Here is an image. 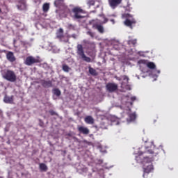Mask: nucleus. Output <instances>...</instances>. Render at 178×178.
Masks as SVG:
<instances>
[{
    "instance_id": "obj_21",
    "label": "nucleus",
    "mask_w": 178,
    "mask_h": 178,
    "mask_svg": "<svg viewBox=\"0 0 178 178\" xmlns=\"http://www.w3.org/2000/svg\"><path fill=\"white\" fill-rule=\"evenodd\" d=\"M42 10L44 13H47L49 10V3H45L43 4Z\"/></svg>"
},
{
    "instance_id": "obj_33",
    "label": "nucleus",
    "mask_w": 178,
    "mask_h": 178,
    "mask_svg": "<svg viewBox=\"0 0 178 178\" xmlns=\"http://www.w3.org/2000/svg\"><path fill=\"white\" fill-rule=\"evenodd\" d=\"M0 13H2V9L0 8Z\"/></svg>"
},
{
    "instance_id": "obj_6",
    "label": "nucleus",
    "mask_w": 178,
    "mask_h": 178,
    "mask_svg": "<svg viewBox=\"0 0 178 178\" xmlns=\"http://www.w3.org/2000/svg\"><path fill=\"white\" fill-rule=\"evenodd\" d=\"M40 59L35 58L32 56H29L26 57L24 60V65H26V66H33L35 63H40Z\"/></svg>"
},
{
    "instance_id": "obj_13",
    "label": "nucleus",
    "mask_w": 178,
    "mask_h": 178,
    "mask_svg": "<svg viewBox=\"0 0 178 178\" xmlns=\"http://www.w3.org/2000/svg\"><path fill=\"white\" fill-rule=\"evenodd\" d=\"M3 101L6 104H13V96L6 95L4 97Z\"/></svg>"
},
{
    "instance_id": "obj_31",
    "label": "nucleus",
    "mask_w": 178,
    "mask_h": 178,
    "mask_svg": "<svg viewBox=\"0 0 178 178\" xmlns=\"http://www.w3.org/2000/svg\"><path fill=\"white\" fill-rule=\"evenodd\" d=\"M131 101H136V97H132L131 98Z\"/></svg>"
},
{
    "instance_id": "obj_14",
    "label": "nucleus",
    "mask_w": 178,
    "mask_h": 178,
    "mask_svg": "<svg viewBox=\"0 0 178 178\" xmlns=\"http://www.w3.org/2000/svg\"><path fill=\"white\" fill-rule=\"evenodd\" d=\"M85 122L88 124H94V118H92L90 115H88L85 118Z\"/></svg>"
},
{
    "instance_id": "obj_11",
    "label": "nucleus",
    "mask_w": 178,
    "mask_h": 178,
    "mask_svg": "<svg viewBox=\"0 0 178 178\" xmlns=\"http://www.w3.org/2000/svg\"><path fill=\"white\" fill-rule=\"evenodd\" d=\"M6 58L9 62L13 63L16 60V57H15V54H13V52L9 51L6 54Z\"/></svg>"
},
{
    "instance_id": "obj_29",
    "label": "nucleus",
    "mask_w": 178,
    "mask_h": 178,
    "mask_svg": "<svg viewBox=\"0 0 178 178\" xmlns=\"http://www.w3.org/2000/svg\"><path fill=\"white\" fill-rule=\"evenodd\" d=\"M104 21H103V24H105V23H108V18L104 17Z\"/></svg>"
},
{
    "instance_id": "obj_5",
    "label": "nucleus",
    "mask_w": 178,
    "mask_h": 178,
    "mask_svg": "<svg viewBox=\"0 0 178 178\" xmlns=\"http://www.w3.org/2000/svg\"><path fill=\"white\" fill-rule=\"evenodd\" d=\"M76 49H77L76 50L77 55H79V56H81V58L83 59L85 62H88V63L91 62V58L90 57L86 56V54H84V49L83 48L82 44H77Z\"/></svg>"
},
{
    "instance_id": "obj_1",
    "label": "nucleus",
    "mask_w": 178,
    "mask_h": 178,
    "mask_svg": "<svg viewBox=\"0 0 178 178\" xmlns=\"http://www.w3.org/2000/svg\"><path fill=\"white\" fill-rule=\"evenodd\" d=\"M146 153V154H150L152 155H154V154H155L153 150L152 149H147L146 151L145 152H139V154L138 156H137L136 157V160L137 161V162L141 163H150L154 161V156H151V157H144L143 160H140L141 159V156L143 155V154ZM152 170H154V165H152V163L148 164L147 165H144L143 167V172L144 173H151V172H152Z\"/></svg>"
},
{
    "instance_id": "obj_24",
    "label": "nucleus",
    "mask_w": 178,
    "mask_h": 178,
    "mask_svg": "<svg viewBox=\"0 0 178 178\" xmlns=\"http://www.w3.org/2000/svg\"><path fill=\"white\" fill-rule=\"evenodd\" d=\"M147 67H149V69H155L156 65L155 63H152V62H149L147 64Z\"/></svg>"
},
{
    "instance_id": "obj_26",
    "label": "nucleus",
    "mask_w": 178,
    "mask_h": 178,
    "mask_svg": "<svg viewBox=\"0 0 178 178\" xmlns=\"http://www.w3.org/2000/svg\"><path fill=\"white\" fill-rule=\"evenodd\" d=\"M49 113L51 116H58V113L55 112L54 110H50Z\"/></svg>"
},
{
    "instance_id": "obj_4",
    "label": "nucleus",
    "mask_w": 178,
    "mask_h": 178,
    "mask_svg": "<svg viewBox=\"0 0 178 178\" xmlns=\"http://www.w3.org/2000/svg\"><path fill=\"white\" fill-rule=\"evenodd\" d=\"M123 17L126 19L124 22V24L127 26V27H129L130 29H133V24H136V19L133 17V15L127 13L123 15Z\"/></svg>"
},
{
    "instance_id": "obj_2",
    "label": "nucleus",
    "mask_w": 178,
    "mask_h": 178,
    "mask_svg": "<svg viewBox=\"0 0 178 178\" xmlns=\"http://www.w3.org/2000/svg\"><path fill=\"white\" fill-rule=\"evenodd\" d=\"M86 15V10H84L81 7L74 6L72 8L71 17L74 20H81V19H84V15Z\"/></svg>"
},
{
    "instance_id": "obj_17",
    "label": "nucleus",
    "mask_w": 178,
    "mask_h": 178,
    "mask_svg": "<svg viewBox=\"0 0 178 178\" xmlns=\"http://www.w3.org/2000/svg\"><path fill=\"white\" fill-rule=\"evenodd\" d=\"M56 37L57 38H59L60 40L63 38V29L62 28H60L58 31L56 33Z\"/></svg>"
},
{
    "instance_id": "obj_22",
    "label": "nucleus",
    "mask_w": 178,
    "mask_h": 178,
    "mask_svg": "<svg viewBox=\"0 0 178 178\" xmlns=\"http://www.w3.org/2000/svg\"><path fill=\"white\" fill-rule=\"evenodd\" d=\"M128 45H133V47L136 46V44H137V39L134 40H129L127 42Z\"/></svg>"
},
{
    "instance_id": "obj_30",
    "label": "nucleus",
    "mask_w": 178,
    "mask_h": 178,
    "mask_svg": "<svg viewBox=\"0 0 178 178\" xmlns=\"http://www.w3.org/2000/svg\"><path fill=\"white\" fill-rule=\"evenodd\" d=\"M35 3H41V0H34Z\"/></svg>"
},
{
    "instance_id": "obj_28",
    "label": "nucleus",
    "mask_w": 178,
    "mask_h": 178,
    "mask_svg": "<svg viewBox=\"0 0 178 178\" xmlns=\"http://www.w3.org/2000/svg\"><path fill=\"white\" fill-rule=\"evenodd\" d=\"M123 80H126V81L129 82V77L126 75L123 76Z\"/></svg>"
},
{
    "instance_id": "obj_34",
    "label": "nucleus",
    "mask_w": 178,
    "mask_h": 178,
    "mask_svg": "<svg viewBox=\"0 0 178 178\" xmlns=\"http://www.w3.org/2000/svg\"><path fill=\"white\" fill-rule=\"evenodd\" d=\"M0 178H2V177H0Z\"/></svg>"
},
{
    "instance_id": "obj_16",
    "label": "nucleus",
    "mask_w": 178,
    "mask_h": 178,
    "mask_svg": "<svg viewBox=\"0 0 178 178\" xmlns=\"http://www.w3.org/2000/svg\"><path fill=\"white\" fill-rule=\"evenodd\" d=\"M129 119H127L128 122H134L136 120V118H137V115H136V113H130L129 114Z\"/></svg>"
},
{
    "instance_id": "obj_12",
    "label": "nucleus",
    "mask_w": 178,
    "mask_h": 178,
    "mask_svg": "<svg viewBox=\"0 0 178 178\" xmlns=\"http://www.w3.org/2000/svg\"><path fill=\"white\" fill-rule=\"evenodd\" d=\"M92 28L97 30L100 34H104V26L102 25L95 24L92 25Z\"/></svg>"
},
{
    "instance_id": "obj_23",
    "label": "nucleus",
    "mask_w": 178,
    "mask_h": 178,
    "mask_svg": "<svg viewBox=\"0 0 178 178\" xmlns=\"http://www.w3.org/2000/svg\"><path fill=\"white\" fill-rule=\"evenodd\" d=\"M62 69H63V72H65L66 73H69V72L70 70V67L66 64L63 65Z\"/></svg>"
},
{
    "instance_id": "obj_7",
    "label": "nucleus",
    "mask_w": 178,
    "mask_h": 178,
    "mask_svg": "<svg viewBox=\"0 0 178 178\" xmlns=\"http://www.w3.org/2000/svg\"><path fill=\"white\" fill-rule=\"evenodd\" d=\"M118 84L115 83H108L106 85V88L108 92H115V91L118 90Z\"/></svg>"
},
{
    "instance_id": "obj_8",
    "label": "nucleus",
    "mask_w": 178,
    "mask_h": 178,
    "mask_svg": "<svg viewBox=\"0 0 178 178\" xmlns=\"http://www.w3.org/2000/svg\"><path fill=\"white\" fill-rule=\"evenodd\" d=\"M122 1L123 0H108L109 6H111L112 9H116V8L122 3Z\"/></svg>"
},
{
    "instance_id": "obj_27",
    "label": "nucleus",
    "mask_w": 178,
    "mask_h": 178,
    "mask_svg": "<svg viewBox=\"0 0 178 178\" xmlns=\"http://www.w3.org/2000/svg\"><path fill=\"white\" fill-rule=\"evenodd\" d=\"M86 34L88 35H90V37H91V38H94V33H93L92 31H88L86 32Z\"/></svg>"
},
{
    "instance_id": "obj_20",
    "label": "nucleus",
    "mask_w": 178,
    "mask_h": 178,
    "mask_svg": "<svg viewBox=\"0 0 178 178\" xmlns=\"http://www.w3.org/2000/svg\"><path fill=\"white\" fill-rule=\"evenodd\" d=\"M52 92L54 95H56V97H60V95L62 94V92H60L59 88L53 89Z\"/></svg>"
},
{
    "instance_id": "obj_3",
    "label": "nucleus",
    "mask_w": 178,
    "mask_h": 178,
    "mask_svg": "<svg viewBox=\"0 0 178 178\" xmlns=\"http://www.w3.org/2000/svg\"><path fill=\"white\" fill-rule=\"evenodd\" d=\"M3 79H5V80L10 83H15V81L17 80V76L13 70H7L3 74Z\"/></svg>"
},
{
    "instance_id": "obj_25",
    "label": "nucleus",
    "mask_w": 178,
    "mask_h": 178,
    "mask_svg": "<svg viewBox=\"0 0 178 178\" xmlns=\"http://www.w3.org/2000/svg\"><path fill=\"white\" fill-rule=\"evenodd\" d=\"M87 4L88 5V6H94V5H95V1H94V0H88Z\"/></svg>"
},
{
    "instance_id": "obj_32",
    "label": "nucleus",
    "mask_w": 178,
    "mask_h": 178,
    "mask_svg": "<svg viewBox=\"0 0 178 178\" xmlns=\"http://www.w3.org/2000/svg\"><path fill=\"white\" fill-rule=\"evenodd\" d=\"M111 22H112L113 24H115V19H111Z\"/></svg>"
},
{
    "instance_id": "obj_9",
    "label": "nucleus",
    "mask_w": 178,
    "mask_h": 178,
    "mask_svg": "<svg viewBox=\"0 0 178 178\" xmlns=\"http://www.w3.org/2000/svg\"><path fill=\"white\" fill-rule=\"evenodd\" d=\"M77 130L80 134H83L85 136L90 134V129L86 127L78 125Z\"/></svg>"
},
{
    "instance_id": "obj_15",
    "label": "nucleus",
    "mask_w": 178,
    "mask_h": 178,
    "mask_svg": "<svg viewBox=\"0 0 178 178\" xmlns=\"http://www.w3.org/2000/svg\"><path fill=\"white\" fill-rule=\"evenodd\" d=\"M39 168L41 172H47L48 170V166L44 163H41L39 164Z\"/></svg>"
},
{
    "instance_id": "obj_18",
    "label": "nucleus",
    "mask_w": 178,
    "mask_h": 178,
    "mask_svg": "<svg viewBox=\"0 0 178 178\" xmlns=\"http://www.w3.org/2000/svg\"><path fill=\"white\" fill-rule=\"evenodd\" d=\"M43 87H52V81H43L42 83Z\"/></svg>"
},
{
    "instance_id": "obj_10",
    "label": "nucleus",
    "mask_w": 178,
    "mask_h": 178,
    "mask_svg": "<svg viewBox=\"0 0 178 178\" xmlns=\"http://www.w3.org/2000/svg\"><path fill=\"white\" fill-rule=\"evenodd\" d=\"M62 10H63L64 13H65V17L67 16V15H70V16H72V10H70L67 6H65L63 4L61 8Z\"/></svg>"
},
{
    "instance_id": "obj_19",
    "label": "nucleus",
    "mask_w": 178,
    "mask_h": 178,
    "mask_svg": "<svg viewBox=\"0 0 178 178\" xmlns=\"http://www.w3.org/2000/svg\"><path fill=\"white\" fill-rule=\"evenodd\" d=\"M89 73L90 74H91L92 76H98V72H97V70H95V69L89 67Z\"/></svg>"
}]
</instances>
